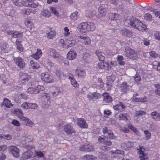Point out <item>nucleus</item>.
Masks as SVG:
<instances>
[{"mask_svg":"<svg viewBox=\"0 0 160 160\" xmlns=\"http://www.w3.org/2000/svg\"><path fill=\"white\" fill-rule=\"evenodd\" d=\"M78 28L82 33H85L90 31H94L96 28V26L93 22H88L81 23L79 25Z\"/></svg>","mask_w":160,"mask_h":160,"instance_id":"obj_1","label":"nucleus"},{"mask_svg":"<svg viewBox=\"0 0 160 160\" xmlns=\"http://www.w3.org/2000/svg\"><path fill=\"white\" fill-rule=\"evenodd\" d=\"M125 55L127 58L134 60L136 59L138 56V55L136 52L128 47L125 48Z\"/></svg>","mask_w":160,"mask_h":160,"instance_id":"obj_2","label":"nucleus"},{"mask_svg":"<svg viewBox=\"0 0 160 160\" xmlns=\"http://www.w3.org/2000/svg\"><path fill=\"white\" fill-rule=\"evenodd\" d=\"M138 22H139V20L136 18H133L131 19H126L124 21V24L127 27L131 26L133 28H135Z\"/></svg>","mask_w":160,"mask_h":160,"instance_id":"obj_3","label":"nucleus"},{"mask_svg":"<svg viewBox=\"0 0 160 160\" xmlns=\"http://www.w3.org/2000/svg\"><path fill=\"white\" fill-rule=\"evenodd\" d=\"M9 152L14 157L18 158L20 156V150L16 146L11 145L8 147Z\"/></svg>","mask_w":160,"mask_h":160,"instance_id":"obj_4","label":"nucleus"},{"mask_svg":"<svg viewBox=\"0 0 160 160\" xmlns=\"http://www.w3.org/2000/svg\"><path fill=\"white\" fill-rule=\"evenodd\" d=\"M98 141L99 142L108 146H110L112 144L110 138L105 136L99 137Z\"/></svg>","mask_w":160,"mask_h":160,"instance_id":"obj_5","label":"nucleus"},{"mask_svg":"<svg viewBox=\"0 0 160 160\" xmlns=\"http://www.w3.org/2000/svg\"><path fill=\"white\" fill-rule=\"evenodd\" d=\"M19 118L21 121L22 122L23 124L27 126L32 127L34 125V123L30 119L23 115L19 116Z\"/></svg>","mask_w":160,"mask_h":160,"instance_id":"obj_6","label":"nucleus"},{"mask_svg":"<svg viewBox=\"0 0 160 160\" xmlns=\"http://www.w3.org/2000/svg\"><path fill=\"white\" fill-rule=\"evenodd\" d=\"M7 33L13 38H21L23 36L22 32L20 33L14 30H8L7 31Z\"/></svg>","mask_w":160,"mask_h":160,"instance_id":"obj_7","label":"nucleus"},{"mask_svg":"<svg viewBox=\"0 0 160 160\" xmlns=\"http://www.w3.org/2000/svg\"><path fill=\"white\" fill-rule=\"evenodd\" d=\"M78 41L84 45H89L91 43L89 38L87 36H82L78 37L77 38Z\"/></svg>","mask_w":160,"mask_h":160,"instance_id":"obj_8","label":"nucleus"},{"mask_svg":"<svg viewBox=\"0 0 160 160\" xmlns=\"http://www.w3.org/2000/svg\"><path fill=\"white\" fill-rule=\"evenodd\" d=\"M41 78L42 80L47 83H50L52 82V78L48 72L42 73L41 75Z\"/></svg>","mask_w":160,"mask_h":160,"instance_id":"obj_9","label":"nucleus"},{"mask_svg":"<svg viewBox=\"0 0 160 160\" xmlns=\"http://www.w3.org/2000/svg\"><path fill=\"white\" fill-rule=\"evenodd\" d=\"M13 60L16 64L20 68H23L25 66V63L24 60L21 57H19L14 58Z\"/></svg>","mask_w":160,"mask_h":160,"instance_id":"obj_10","label":"nucleus"},{"mask_svg":"<svg viewBox=\"0 0 160 160\" xmlns=\"http://www.w3.org/2000/svg\"><path fill=\"white\" fill-rule=\"evenodd\" d=\"M35 156V153L34 152L29 150L23 153L21 158L22 160H24L29 158H30L34 157Z\"/></svg>","mask_w":160,"mask_h":160,"instance_id":"obj_11","label":"nucleus"},{"mask_svg":"<svg viewBox=\"0 0 160 160\" xmlns=\"http://www.w3.org/2000/svg\"><path fill=\"white\" fill-rule=\"evenodd\" d=\"M37 107L38 105L36 103L27 102H24L21 105V107L22 108L27 109H35L37 108Z\"/></svg>","mask_w":160,"mask_h":160,"instance_id":"obj_12","label":"nucleus"},{"mask_svg":"<svg viewBox=\"0 0 160 160\" xmlns=\"http://www.w3.org/2000/svg\"><path fill=\"white\" fill-rule=\"evenodd\" d=\"M75 75L80 78H83L86 76L85 71L83 68L80 67L78 68L75 71Z\"/></svg>","mask_w":160,"mask_h":160,"instance_id":"obj_13","label":"nucleus"},{"mask_svg":"<svg viewBox=\"0 0 160 160\" xmlns=\"http://www.w3.org/2000/svg\"><path fill=\"white\" fill-rule=\"evenodd\" d=\"M102 132L106 137L110 139L114 138H115L112 131L109 129L107 127H105L103 129Z\"/></svg>","mask_w":160,"mask_h":160,"instance_id":"obj_14","label":"nucleus"},{"mask_svg":"<svg viewBox=\"0 0 160 160\" xmlns=\"http://www.w3.org/2000/svg\"><path fill=\"white\" fill-rule=\"evenodd\" d=\"M34 0H24L22 2V5L25 7H30L31 8H36L38 5L37 4L32 3Z\"/></svg>","mask_w":160,"mask_h":160,"instance_id":"obj_15","label":"nucleus"},{"mask_svg":"<svg viewBox=\"0 0 160 160\" xmlns=\"http://www.w3.org/2000/svg\"><path fill=\"white\" fill-rule=\"evenodd\" d=\"M64 131L68 134H71L75 132L73 127L69 124L65 125L64 126Z\"/></svg>","mask_w":160,"mask_h":160,"instance_id":"obj_16","label":"nucleus"},{"mask_svg":"<svg viewBox=\"0 0 160 160\" xmlns=\"http://www.w3.org/2000/svg\"><path fill=\"white\" fill-rule=\"evenodd\" d=\"M77 124L80 128H86L88 127V124L85 120L83 118H77Z\"/></svg>","mask_w":160,"mask_h":160,"instance_id":"obj_17","label":"nucleus"},{"mask_svg":"<svg viewBox=\"0 0 160 160\" xmlns=\"http://www.w3.org/2000/svg\"><path fill=\"white\" fill-rule=\"evenodd\" d=\"M47 53L48 56L53 57L54 58H56L58 56L56 50L54 48H49L47 50Z\"/></svg>","mask_w":160,"mask_h":160,"instance_id":"obj_18","label":"nucleus"},{"mask_svg":"<svg viewBox=\"0 0 160 160\" xmlns=\"http://www.w3.org/2000/svg\"><path fill=\"white\" fill-rule=\"evenodd\" d=\"M125 108V106L121 102H119L117 104L113 107V108L115 110L119 112L123 111Z\"/></svg>","mask_w":160,"mask_h":160,"instance_id":"obj_19","label":"nucleus"},{"mask_svg":"<svg viewBox=\"0 0 160 160\" xmlns=\"http://www.w3.org/2000/svg\"><path fill=\"white\" fill-rule=\"evenodd\" d=\"M132 142L130 141L122 143L121 145L122 148L123 150H129L133 146Z\"/></svg>","mask_w":160,"mask_h":160,"instance_id":"obj_20","label":"nucleus"},{"mask_svg":"<svg viewBox=\"0 0 160 160\" xmlns=\"http://www.w3.org/2000/svg\"><path fill=\"white\" fill-rule=\"evenodd\" d=\"M118 118L121 120L127 121L129 120L131 118L129 115L127 113H121L119 114Z\"/></svg>","mask_w":160,"mask_h":160,"instance_id":"obj_21","label":"nucleus"},{"mask_svg":"<svg viewBox=\"0 0 160 160\" xmlns=\"http://www.w3.org/2000/svg\"><path fill=\"white\" fill-rule=\"evenodd\" d=\"M24 23L26 26L30 30H31L34 28V24L31 20L29 18H25Z\"/></svg>","mask_w":160,"mask_h":160,"instance_id":"obj_22","label":"nucleus"},{"mask_svg":"<svg viewBox=\"0 0 160 160\" xmlns=\"http://www.w3.org/2000/svg\"><path fill=\"white\" fill-rule=\"evenodd\" d=\"M108 18L112 20H116L121 18V16L117 13H110L108 15Z\"/></svg>","mask_w":160,"mask_h":160,"instance_id":"obj_23","label":"nucleus"},{"mask_svg":"<svg viewBox=\"0 0 160 160\" xmlns=\"http://www.w3.org/2000/svg\"><path fill=\"white\" fill-rule=\"evenodd\" d=\"M140 150L139 152V158L141 160H146L148 158L147 154L145 153L143 151L144 148L141 147H140Z\"/></svg>","mask_w":160,"mask_h":160,"instance_id":"obj_24","label":"nucleus"},{"mask_svg":"<svg viewBox=\"0 0 160 160\" xmlns=\"http://www.w3.org/2000/svg\"><path fill=\"white\" fill-rule=\"evenodd\" d=\"M47 38L48 39H52L56 36V32L55 30L50 28L48 31L46 32Z\"/></svg>","mask_w":160,"mask_h":160,"instance_id":"obj_25","label":"nucleus"},{"mask_svg":"<svg viewBox=\"0 0 160 160\" xmlns=\"http://www.w3.org/2000/svg\"><path fill=\"white\" fill-rule=\"evenodd\" d=\"M76 42V41L72 38L67 39L65 41V45L66 46L67 48H68L74 46Z\"/></svg>","mask_w":160,"mask_h":160,"instance_id":"obj_26","label":"nucleus"},{"mask_svg":"<svg viewBox=\"0 0 160 160\" xmlns=\"http://www.w3.org/2000/svg\"><path fill=\"white\" fill-rule=\"evenodd\" d=\"M77 56L76 52L74 50L71 49L68 53L67 57L70 60H72L75 58Z\"/></svg>","mask_w":160,"mask_h":160,"instance_id":"obj_27","label":"nucleus"},{"mask_svg":"<svg viewBox=\"0 0 160 160\" xmlns=\"http://www.w3.org/2000/svg\"><path fill=\"white\" fill-rule=\"evenodd\" d=\"M128 2V4H127L126 5H123L122 6H119L118 8L119 9H126L128 11H130L131 9L133 8V7L130 4H131V2H130V0H126Z\"/></svg>","mask_w":160,"mask_h":160,"instance_id":"obj_28","label":"nucleus"},{"mask_svg":"<svg viewBox=\"0 0 160 160\" xmlns=\"http://www.w3.org/2000/svg\"><path fill=\"white\" fill-rule=\"evenodd\" d=\"M102 96L103 97V101L106 103L110 102L112 100V98L111 96L106 92L103 93L102 94Z\"/></svg>","mask_w":160,"mask_h":160,"instance_id":"obj_29","label":"nucleus"},{"mask_svg":"<svg viewBox=\"0 0 160 160\" xmlns=\"http://www.w3.org/2000/svg\"><path fill=\"white\" fill-rule=\"evenodd\" d=\"M19 75L20 80L21 81H24L25 82L28 81L30 78V76L22 72H20Z\"/></svg>","mask_w":160,"mask_h":160,"instance_id":"obj_30","label":"nucleus"},{"mask_svg":"<svg viewBox=\"0 0 160 160\" xmlns=\"http://www.w3.org/2000/svg\"><path fill=\"white\" fill-rule=\"evenodd\" d=\"M98 10L99 17H102L106 16L107 13L106 9L103 6H100L98 8Z\"/></svg>","mask_w":160,"mask_h":160,"instance_id":"obj_31","label":"nucleus"},{"mask_svg":"<svg viewBox=\"0 0 160 160\" xmlns=\"http://www.w3.org/2000/svg\"><path fill=\"white\" fill-rule=\"evenodd\" d=\"M82 58L85 62L86 63H89L92 60V58L91 57L90 54L87 52H85L83 53Z\"/></svg>","mask_w":160,"mask_h":160,"instance_id":"obj_32","label":"nucleus"},{"mask_svg":"<svg viewBox=\"0 0 160 160\" xmlns=\"http://www.w3.org/2000/svg\"><path fill=\"white\" fill-rule=\"evenodd\" d=\"M2 104L3 106L8 108H10L13 106L11 102V101L5 98H4Z\"/></svg>","mask_w":160,"mask_h":160,"instance_id":"obj_33","label":"nucleus"},{"mask_svg":"<svg viewBox=\"0 0 160 160\" xmlns=\"http://www.w3.org/2000/svg\"><path fill=\"white\" fill-rule=\"evenodd\" d=\"M95 53L98 58L99 60L101 62H103L105 59V57L103 55V53L100 50L96 51Z\"/></svg>","mask_w":160,"mask_h":160,"instance_id":"obj_34","label":"nucleus"},{"mask_svg":"<svg viewBox=\"0 0 160 160\" xmlns=\"http://www.w3.org/2000/svg\"><path fill=\"white\" fill-rule=\"evenodd\" d=\"M135 28L139 31L144 30L146 28V26L145 24H143V23L139 20V22H138V24H137Z\"/></svg>","mask_w":160,"mask_h":160,"instance_id":"obj_35","label":"nucleus"},{"mask_svg":"<svg viewBox=\"0 0 160 160\" xmlns=\"http://www.w3.org/2000/svg\"><path fill=\"white\" fill-rule=\"evenodd\" d=\"M42 55V52L40 49H37V52L32 55V57L36 59H38Z\"/></svg>","mask_w":160,"mask_h":160,"instance_id":"obj_36","label":"nucleus"},{"mask_svg":"<svg viewBox=\"0 0 160 160\" xmlns=\"http://www.w3.org/2000/svg\"><path fill=\"white\" fill-rule=\"evenodd\" d=\"M52 92L50 93V96L53 98L56 97L60 92L59 89L56 87L52 88Z\"/></svg>","mask_w":160,"mask_h":160,"instance_id":"obj_37","label":"nucleus"},{"mask_svg":"<svg viewBox=\"0 0 160 160\" xmlns=\"http://www.w3.org/2000/svg\"><path fill=\"white\" fill-rule=\"evenodd\" d=\"M19 99H23L26 100L28 99V97L25 94L21 93L18 95V98L16 97L14 98V100L16 102H19L20 100H19Z\"/></svg>","mask_w":160,"mask_h":160,"instance_id":"obj_38","label":"nucleus"},{"mask_svg":"<svg viewBox=\"0 0 160 160\" xmlns=\"http://www.w3.org/2000/svg\"><path fill=\"white\" fill-rule=\"evenodd\" d=\"M129 87V86L127 85L126 83L123 82L120 85V90L122 92L125 93L127 91Z\"/></svg>","mask_w":160,"mask_h":160,"instance_id":"obj_39","label":"nucleus"},{"mask_svg":"<svg viewBox=\"0 0 160 160\" xmlns=\"http://www.w3.org/2000/svg\"><path fill=\"white\" fill-rule=\"evenodd\" d=\"M120 33L122 35L127 37H129L131 34V32L129 30L126 29H124L120 31Z\"/></svg>","mask_w":160,"mask_h":160,"instance_id":"obj_40","label":"nucleus"},{"mask_svg":"<svg viewBox=\"0 0 160 160\" xmlns=\"http://www.w3.org/2000/svg\"><path fill=\"white\" fill-rule=\"evenodd\" d=\"M41 14V16H43L45 18H49L51 16V13L48 10L45 9L42 12Z\"/></svg>","mask_w":160,"mask_h":160,"instance_id":"obj_41","label":"nucleus"},{"mask_svg":"<svg viewBox=\"0 0 160 160\" xmlns=\"http://www.w3.org/2000/svg\"><path fill=\"white\" fill-rule=\"evenodd\" d=\"M96 157L92 155H85L83 157L84 160H95Z\"/></svg>","mask_w":160,"mask_h":160,"instance_id":"obj_42","label":"nucleus"},{"mask_svg":"<svg viewBox=\"0 0 160 160\" xmlns=\"http://www.w3.org/2000/svg\"><path fill=\"white\" fill-rule=\"evenodd\" d=\"M50 94L47 93H45L44 94V96L48 99L47 100V104H45L44 105V106H43V107L44 108H48V106H49V105L50 104V101L48 99L50 98Z\"/></svg>","mask_w":160,"mask_h":160,"instance_id":"obj_43","label":"nucleus"},{"mask_svg":"<svg viewBox=\"0 0 160 160\" xmlns=\"http://www.w3.org/2000/svg\"><path fill=\"white\" fill-rule=\"evenodd\" d=\"M30 63L33 69H38L40 67L38 63L34 62V61L33 60L31 61L30 62Z\"/></svg>","mask_w":160,"mask_h":160,"instance_id":"obj_44","label":"nucleus"},{"mask_svg":"<svg viewBox=\"0 0 160 160\" xmlns=\"http://www.w3.org/2000/svg\"><path fill=\"white\" fill-rule=\"evenodd\" d=\"M78 12L77 11H76L75 12L72 13L70 16V18L73 20H77L78 17Z\"/></svg>","mask_w":160,"mask_h":160,"instance_id":"obj_45","label":"nucleus"},{"mask_svg":"<svg viewBox=\"0 0 160 160\" xmlns=\"http://www.w3.org/2000/svg\"><path fill=\"white\" fill-rule=\"evenodd\" d=\"M155 93L157 95L160 96V84L155 85Z\"/></svg>","mask_w":160,"mask_h":160,"instance_id":"obj_46","label":"nucleus"},{"mask_svg":"<svg viewBox=\"0 0 160 160\" xmlns=\"http://www.w3.org/2000/svg\"><path fill=\"white\" fill-rule=\"evenodd\" d=\"M86 145L87 147V152H92L94 151V148L93 146L91 144H86Z\"/></svg>","mask_w":160,"mask_h":160,"instance_id":"obj_47","label":"nucleus"},{"mask_svg":"<svg viewBox=\"0 0 160 160\" xmlns=\"http://www.w3.org/2000/svg\"><path fill=\"white\" fill-rule=\"evenodd\" d=\"M150 115L152 119L156 120L159 115V113L157 111H154L152 112Z\"/></svg>","mask_w":160,"mask_h":160,"instance_id":"obj_48","label":"nucleus"},{"mask_svg":"<svg viewBox=\"0 0 160 160\" xmlns=\"http://www.w3.org/2000/svg\"><path fill=\"white\" fill-rule=\"evenodd\" d=\"M104 85L103 83L102 82L101 78H99L98 80V84L97 85L96 88L100 89L103 88Z\"/></svg>","mask_w":160,"mask_h":160,"instance_id":"obj_49","label":"nucleus"},{"mask_svg":"<svg viewBox=\"0 0 160 160\" xmlns=\"http://www.w3.org/2000/svg\"><path fill=\"white\" fill-rule=\"evenodd\" d=\"M31 12L32 10L28 8L23 9L21 11L22 14L26 15H29Z\"/></svg>","mask_w":160,"mask_h":160,"instance_id":"obj_50","label":"nucleus"},{"mask_svg":"<svg viewBox=\"0 0 160 160\" xmlns=\"http://www.w3.org/2000/svg\"><path fill=\"white\" fill-rule=\"evenodd\" d=\"M133 77L136 83L138 84L141 80V78L139 74H136Z\"/></svg>","mask_w":160,"mask_h":160,"instance_id":"obj_51","label":"nucleus"},{"mask_svg":"<svg viewBox=\"0 0 160 160\" xmlns=\"http://www.w3.org/2000/svg\"><path fill=\"white\" fill-rule=\"evenodd\" d=\"M27 92L31 94L38 93V92L36 90V88H29L27 90Z\"/></svg>","mask_w":160,"mask_h":160,"instance_id":"obj_52","label":"nucleus"},{"mask_svg":"<svg viewBox=\"0 0 160 160\" xmlns=\"http://www.w3.org/2000/svg\"><path fill=\"white\" fill-rule=\"evenodd\" d=\"M144 19L148 21H151L152 19V15L148 13L144 15Z\"/></svg>","mask_w":160,"mask_h":160,"instance_id":"obj_53","label":"nucleus"},{"mask_svg":"<svg viewBox=\"0 0 160 160\" xmlns=\"http://www.w3.org/2000/svg\"><path fill=\"white\" fill-rule=\"evenodd\" d=\"M144 133L145 135V138L149 140L150 138L151 133L148 130H145L144 131Z\"/></svg>","mask_w":160,"mask_h":160,"instance_id":"obj_54","label":"nucleus"},{"mask_svg":"<svg viewBox=\"0 0 160 160\" xmlns=\"http://www.w3.org/2000/svg\"><path fill=\"white\" fill-rule=\"evenodd\" d=\"M56 75L60 79L64 77V74L60 71L58 70L56 72Z\"/></svg>","mask_w":160,"mask_h":160,"instance_id":"obj_55","label":"nucleus"},{"mask_svg":"<svg viewBox=\"0 0 160 160\" xmlns=\"http://www.w3.org/2000/svg\"><path fill=\"white\" fill-rule=\"evenodd\" d=\"M112 153L113 154H123L124 153V152L122 150H116L115 151H112Z\"/></svg>","mask_w":160,"mask_h":160,"instance_id":"obj_56","label":"nucleus"},{"mask_svg":"<svg viewBox=\"0 0 160 160\" xmlns=\"http://www.w3.org/2000/svg\"><path fill=\"white\" fill-rule=\"evenodd\" d=\"M146 112L142 111H138L136 112L135 116L138 117V116H141L145 115Z\"/></svg>","mask_w":160,"mask_h":160,"instance_id":"obj_57","label":"nucleus"},{"mask_svg":"<svg viewBox=\"0 0 160 160\" xmlns=\"http://www.w3.org/2000/svg\"><path fill=\"white\" fill-rule=\"evenodd\" d=\"M71 83L74 87L76 88H78L79 87V84L77 82L75 79L71 81Z\"/></svg>","mask_w":160,"mask_h":160,"instance_id":"obj_58","label":"nucleus"},{"mask_svg":"<svg viewBox=\"0 0 160 160\" xmlns=\"http://www.w3.org/2000/svg\"><path fill=\"white\" fill-rule=\"evenodd\" d=\"M14 4L18 6H21L22 5V2H18V0H12Z\"/></svg>","mask_w":160,"mask_h":160,"instance_id":"obj_59","label":"nucleus"},{"mask_svg":"<svg viewBox=\"0 0 160 160\" xmlns=\"http://www.w3.org/2000/svg\"><path fill=\"white\" fill-rule=\"evenodd\" d=\"M44 88L42 86L38 85L36 88V90L38 92V93L41 91H43L44 90Z\"/></svg>","mask_w":160,"mask_h":160,"instance_id":"obj_60","label":"nucleus"},{"mask_svg":"<svg viewBox=\"0 0 160 160\" xmlns=\"http://www.w3.org/2000/svg\"><path fill=\"white\" fill-rule=\"evenodd\" d=\"M50 10L56 16H58L59 15V13L54 7H51L50 8Z\"/></svg>","mask_w":160,"mask_h":160,"instance_id":"obj_61","label":"nucleus"},{"mask_svg":"<svg viewBox=\"0 0 160 160\" xmlns=\"http://www.w3.org/2000/svg\"><path fill=\"white\" fill-rule=\"evenodd\" d=\"M86 148V144H85L81 145L79 147V150L81 151L87 152Z\"/></svg>","mask_w":160,"mask_h":160,"instance_id":"obj_62","label":"nucleus"},{"mask_svg":"<svg viewBox=\"0 0 160 160\" xmlns=\"http://www.w3.org/2000/svg\"><path fill=\"white\" fill-rule=\"evenodd\" d=\"M11 123L14 126L17 127L19 126L20 125V124L19 122L18 121L15 119L13 120L12 121Z\"/></svg>","mask_w":160,"mask_h":160,"instance_id":"obj_63","label":"nucleus"},{"mask_svg":"<svg viewBox=\"0 0 160 160\" xmlns=\"http://www.w3.org/2000/svg\"><path fill=\"white\" fill-rule=\"evenodd\" d=\"M155 38L158 40H160V32H156L154 33Z\"/></svg>","mask_w":160,"mask_h":160,"instance_id":"obj_64","label":"nucleus"}]
</instances>
